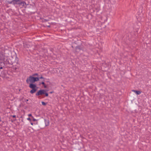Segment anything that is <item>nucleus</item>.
Here are the masks:
<instances>
[{"label":"nucleus","mask_w":151,"mask_h":151,"mask_svg":"<svg viewBox=\"0 0 151 151\" xmlns=\"http://www.w3.org/2000/svg\"><path fill=\"white\" fill-rule=\"evenodd\" d=\"M46 91L44 90H41L38 91L36 94V96H39L44 94Z\"/></svg>","instance_id":"7ed1b4c3"},{"label":"nucleus","mask_w":151,"mask_h":151,"mask_svg":"<svg viewBox=\"0 0 151 151\" xmlns=\"http://www.w3.org/2000/svg\"><path fill=\"white\" fill-rule=\"evenodd\" d=\"M2 69V67H0V69Z\"/></svg>","instance_id":"a211bd4d"},{"label":"nucleus","mask_w":151,"mask_h":151,"mask_svg":"<svg viewBox=\"0 0 151 151\" xmlns=\"http://www.w3.org/2000/svg\"><path fill=\"white\" fill-rule=\"evenodd\" d=\"M44 94H45V96H48V94L47 93H46L45 92V93Z\"/></svg>","instance_id":"9b49d317"},{"label":"nucleus","mask_w":151,"mask_h":151,"mask_svg":"<svg viewBox=\"0 0 151 151\" xmlns=\"http://www.w3.org/2000/svg\"><path fill=\"white\" fill-rule=\"evenodd\" d=\"M42 105H44V106H45L46 105V104L45 103V102H43V101H42Z\"/></svg>","instance_id":"9d476101"},{"label":"nucleus","mask_w":151,"mask_h":151,"mask_svg":"<svg viewBox=\"0 0 151 151\" xmlns=\"http://www.w3.org/2000/svg\"><path fill=\"white\" fill-rule=\"evenodd\" d=\"M40 78V79H44V78L42 76L41 77H40L39 79Z\"/></svg>","instance_id":"ddd939ff"},{"label":"nucleus","mask_w":151,"mask_h":151,"mask_svg":"<svg viewBox=\"0 0 151 151\" xmlns=\"http://www.w3.org/2000/svg\"><path fill=\"white\" fill-rule=\"evenodd\" d=\"M44 87L45 88H46V86H44Z\"/></svg>","instance_id":"6ab92c4d"},{"label":"nucleus","mask_w":151,"mask_h":151,"mask_svg":"<svg viewBox=\"0 0 151 151\" xmlns=\"http://www.w3.org/2000/svg\"><path fill=\"white\" fill-rule=\"evenodd\" d=\"M33 121H36V119H33Z\"/></svg>","instance_id":"dca6fc26"},{"label":"nucleus","mask_w":151,"mask_h":151,"mask_svg":"<svg viewBox=\"0 0 151 151\" xmlns=\"http://www.w3.org/2000/svg\"><path fill=\"white\" fill-rule=\"evenodd\" d=\"M29 87L32 89L37 88L36 85L33 83H30Z\"/></svg>","instance_id":"39448f33"},{"label":"nucleus","mask_w":151,"mask_h":151,"mask_svg":"<svg viewBox=\"0 0 151 151\" xmlns=\"http://www.w3.org/2000/svg\"><path fill=\"white\" fill-rule=\"evenodd\" d=\"M50 93H52V92H50Z\"/></svg>","instance_id":"412c9836"},{"label":"nucleus","mask_w":151,"mask_h":151,"mask_svg":"<svg viewBox=\"0 0 151 151\" xmlns=\"http://www.w3.org/2000/svg\"><path fill=\"white\" fill-rule=\"evenodd\" d=\"M31 125H32L33 124V123H31Z\"/></svg>","instance_id":"aec40b11"},{"label":"nucleus","mask_w":151,"mask_h":151,"mask_svg":"<svg viewBox=\"0 0 151 151\" xmlns=\"http://www.w3.org/2000/svg\"><path fill=\"white\" fill-rule=\"evenodd\" d=\"M21 0H12L11 1L9 2L8 3L9 4H13L14 5L17 4L19 5Z\"/></svg>","instance_id":"f03ea898"},{"label":"nucleus","mask_w":151,"mask_h":151,"mask_svg":"<svg viewBox=\"0 0 151 151\" xmlns=\"http://www.w3.org/2000/svg\"><path fill=\"white\" fill-rule=\"evenodd\" d=\"M27 5L28 4H27L25 2L23 1H21V0L19 5V6H22V7H26Z\"/></svg>","instance_id":"20e7f679"},{"label":"nucleus","mask_w":151,"mask_h":151,"mask_svg":"<svg viewBox=\"0 0 151 151\" xmlns=\"http://www.w3.org/2000/svg\"><path fill=\"white\" fill-rule=\"evenodd\" d=\"M132 91L135 93L137 95H139L141 93V92L140 91H137L134 90H132Z\"/></svg>","instance_id":"6e6552de"},{"label":"nucleus","mask_w":151,"mask_h":151,"mask_svg":"<svg viewBox=\"0 0 151 151\" xmlns=\"http://www.w3.org/2000/svg\"><path fill=\"white\" fill-rule=\"evenodd\" d=\"M27 119L28 120H29V121L31 120V119L29 118H27Z\"/></svg>","instance_id":"4468645a"},{"label":"nucleus","mask_w":151,"mask_h":151,"mask_svg":"<svg viewBox=\"0 0 151 151\" xmlns=\"http://www.w3.org/2000/svg\"><path fill=\"white\" fill-rule=\"evenodd\" d=\"M41 83H42V84H43V85H44L45 84V83H44V82H42Z\"/></svg>","instance_id":"2eb2a0df"},{"label":"nucleus","mask_w":151,"mask_h":151,"mask_svg":"<svg viewBox=\"0 0 151 151\" xmlns=\"http://www.w3.org/2000/svg\"><path fill=\"white\" fill-rule=\"evenodd\" d=\"M38 73H34V74H33V75H32V76H33H33H38Z\"/></svg>","instance_id":"1a4fd4ad"},{"label":"nucleus","mask_w":151,"mask_h":151,"mask_svg":"<svg viewBox=\"0 0 151 151\" xmlns=\"http://www.w3.org/2000/svg\"><path fill=\"white\" fill-rule=\"evenodd\" d=\"M39 80L38 77H34L32 76H30L26 80V82L27 83H33Z\"/></svg>","instance_id":"f257e3e1"},{"label":"nucleus","mask_w":151,"mask_h":151,"mask_svg":"<svg viewBox=\"0 0 151 151\" xmlns=\"http://www.w3.org/2000/svg\"><path fill=\"white\" fill-rule=\"evenodd\" d=\"M28 116H31L32 118H33V117L32 116V114H28Z\"/></svg>","instance_id":"f8f14e48"},{"label":"nucleus","mask_w":151,"mask_h":151,"mask_svg":"<svg viewBox=\"0 0 151 151\" xmlns=\"http://www.w3.org/2000/svg\"><path fill=\"white\" fill-rule=\"evenodd\" d=\"M44 121L46 126H48L49 124V120L47 119H44Z\"/></svg>","instance_id":"423d86ee"},{"label":"nucleus","mask_w":151,"mask_h":151,"mask_svg":"<svg viewBox=\"0 0 151 151\" xmlns=\"http://www.w3.org/2000/svg\"><path fill=\"white\" fill-rule=\"evenodd\" d=\"M12 117L13 118H15L16 117V116L15 115H13L12 116Z\"/></svg>","instance_id":"f3484780"},{"label":"nucleus","mask_w":151,"mask_h":151,"mask_svg":"<svg viewBox=\"0 0 151 151\" xmlns=\"http://www.w3.org/2000/svg\"><path fill=\"white\" fill-rule=\"evenodd\" d=\"M37 88L32 89V90L30 91V93L33 94L35 93L37 91Z\"/></svg>","instance_id":"0eeeda50"}]
</instances>
